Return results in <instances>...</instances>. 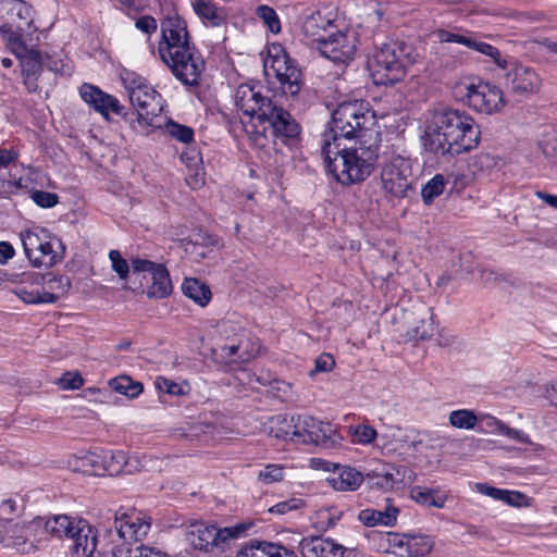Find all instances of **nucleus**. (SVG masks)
Returning a JSON list of instances; mask_svg holds the SVG:
<instances>
[{"label": "nucleus", "mask_w": 557, "mask_h": 557, "mask_svg": "<svg viewBox=\"0 0 557 557\" xmlns=\"http://www.w3.org/2000/svg\"><path fill=\"white\" fill-rule=\"evenodd\" d=\"M234 99L237 109L249 117L247 122L243 121V127L256 147L265 149L269 146L268 132L275 145L281 141L290 146L298 140V122L287 110L264 96L260 86L242 84L237 87Z\"/></svg>", "instance_id": "nucleus-1"}, {"label": "nucleus", "mask_w": 557, "mask_h": 557, "mask_svg": "<svg viewBox=\"0 0 557 557\" xmlns=\"http://www.w3.org/2000/svg\"><path fill=\"white\" fill-rule=\"evenodd\" d=\"M481 131L467 112L441 107L428 111L423 135L425 150L442 157H455L478 147Z\"/></svg>", "instance_id": "nucleus-2"}, {"label": "nucleus", "mask_w": 557, "mask_h": 557, "mask_svg": "<svg viewBox=\"0 0 557 557\" xmlns=\"http://www.w3.org/2000/svg\"><path fill=\"white\" fill-rule=\"evenodd\" d=\"M159 54L173 75L184 85L195 86L205 70V60L190 44L185 21L168 16L161 22Z\"/></svg>", "instance_id": "nucleus-3"}, {"label": "nucleus", "mask_w": 557, "mask_h": 557, "mask_svg": "<svg viewBox=\"0 0 557 557\" xmlns=\"http://www.w3.org/2000/svg\"><path fill=\"white\" fill-rule=\"evenodd\" d=\"M358 141L355 147H341V143L322 144L321 153L327 171L343 185L363 182L373 171L377 159L376 141Z\"/></svg>", "instance_id": "nucleus-4"}, {"label": "nucleus", "mask_w": 557, "mask_h": 557, "mask_svg": "<svg viewBox=\"0 0 557 557\" xmlns=\"http://www.w3.org/2000/svg\"><path fill=\"white\" fill-rule=\"evenodd\" d=\"M330 128L323 134L322 144L341 143L342 138L358 141H368L372 139L376 141L377 133L373 129L375 125V114L370 109L367 101L352 100L343 101L332 113Z\"/></svg>", "instance_id": "nucleus-5"}, {"label": "nucleus", "mask_w": 557, "mask_h": 557, "mask_svg": "<svg viewBox=\"0 0 557 557\" xmlns=\"http://www.w3.org/2000/svg\"><path fill=\"white\" fill-rule=\"evenodd\" d=\"M122 79L137 113L132 127L141 134H148L149 127H161L154 123V119L163 111L162 96L148 84L146 78L135 73H126Z\"/></svg>", "instance_id": "nucleus-6"}, {"label": "nucleus", "mask_w": 557, "mask_h": 557, "mask_svg": "<svg viewBox=\"0 0 557 557\" xmlns=\"http://www.w3.org/2000/svg\"><path fill=\"white\" fill-rule=\"evenodd\" d=\"M20 237L24 253L35 268H52L64 258L62 240L46 228L26 230L21 232Z\"/></svg>", "instance_id": "nucleus-7"}, {"label": "nucleus", "mask_w": 557, "mask_h": 557, "mask_svg": "<svg viewBox=\"0 0 557 557\" xmlns=\"http://www.w3.org/2000/svg\"><path fill=\"white\" fill-rule=\"evenodd\" d=\"M263 72L269 81L275 78L284 95L296 96L302 86L301 71L285 49L273 44L263 60Z\"/></svg>", "instance_id": "nucleus-8"}, {"label": "nucleus", "mask_w": 557, "mask_h": 557, "mask_svg": "<svg viewBox=\"0 0 557 557\" xmlns=\"http://www.w3.org/2000/svg\"><path fill=\"white\" fill-rule=\"evenodd\" d=\"M369 71L375 85L388 86L400 82L406 75L403 44H384L369 60Z\"/></svg>", "instance_id": "nucleus-9"}, {"label": "nucleus", "mask_w": 557, "mask_h": 557, "mask_svg": "<svg viewBox=\"0 0 557 557\" xmlns=\"http://www.w3.org/2000/svg\"><path fill=\"white\" fill-rule=\"evenodd\" d=\"M33 25V9L23 0H0V34L8 47L21 49L20 40Z\"/></svg>", "instance_id": "nucleus-10"}, {"label": "nucleus", "mask_w": 557, "mask_h": 557, "mask_svg": "<svg viewBox=\"0 0 557 557\" xmlns=\"http://www.w3.org/2000/svg\"><path fill=\"white\" fill-rule=\"evenodd\" d=\"M247 527L243 523L219 529L213 524L202 521L191 523L186 532V541L201 552H210L213 548L224 550L230 541L240 537Z\"/></svg>", "instance_id": "nucleus-11"}, {"label": "nucleus", "mask_w": 557, "mask_h": 557, "mask_svg": "<svg viewBox=\"0 0 557 557\" xmlns=\"http://www.w3.org/2000/svg\"><path fill=\"white\" fill-rule=\"evenodd\" d=\"M455 94L478 112L492 114L504 107L503 91L486 82L460 83L455 87Z\"/></svg>", "instance_id": "nucleus-12"}, {"label": "nucleus", "mask_w": 557, "mask_h": 557, "mask_svg": "<svg viewBox=\"0 0 557 557\" xmlns=\"http://www.w3.org/2000/svg\"><path fill=\"white\" fill-rule=\"evenodd\" d=\"M132 274L141 275L148 284L147 297L150 299H163L173 290L170 273L164 264L144 258L132 259Z\"/></svg>", "instance_id": "nucleus-13"}, {"label": "nucleus", "mask_w": 557, "mask_h": 557, "mask_svg": "<svg viewBox=\"0 0 557 557\" xmlns=\"http://www.w3.org/2000/svg\"><path fill=\"white\" fill-rule=\"evenodd\" d=\"M435 37L440 42H454L462 45L471 50H474L483 55L493 60V62L500 69L507 67V61L502 57L500 51L481 40L480 35L468 29H437L434 32Z\"/></svg>", "instance_id": "nucleus-14"}, {"label": "nucleus", "mask_w": 557, "mask_h": 557, "mask_svg": "<svg viewBox=\"0 0 557 557\" xmlns=\"http://www.w3.org/2000/svg\"><path fill=\"white\" fill-rule=\"evenodd\" d=\"M410 161L400 154L393 153L382 164V187L392 196L404 197L410 187Z\"/></svg>", "instance_id": "nucleus-15"}, {"label": "nucleus", "mask_w": 557, "mask_h": 557, "mask_svg": "<svg viewBox=\"0 0 557 557\" xmlns=\"http://www.w3.org/2000/svg\"><path fill=\"white\" fill-rule=\"evenodd\" d=\"M40 525V517L29 522L9 523L0 541L4 546L21 554H30L37 549V544L41 541Z\"/></svg>", "instance_id": "nucleus-16"}, {"label": "nucleus", "mask_w": 557, "mask_h": 557, "mask_svg": "<svg viewBox=\"0 0 557 557\" xmlns=\"http://www.w3.org/2000/svg\"><path fill=\"white\" fill-rule=\"evenodd\" d=\"M357 49V37L352 30H337L319 39L320 53L336 64H348L354 60Z\"/></svg>", "instance_id": "nucleus-17"}, {"label": "nucleus", "mask_w": 557, "mask_h": 557, "mask_svg": "<svg viewBox=\"0 0 557 557\" xmlns=\"http://www.w3.org/2000/svg\"><path fill=\"white\" fill-rule=\"evenodd\" d=\"M293 443L296 444H326L333 433L332 425L306 414H296Z\"/></svg>", "instance_id": "nucleus-18"}, {"label": "nucleus", "mask_w": 557, "mask_h": 557, "mask_svg": "<svg viewBox=\"0 0 557 557\" xmlns=\"http://www.w3.org/2000/svg\"><path fill=\"white\" fill-rule=\"evenodd\" d=\"M151 521L148 516L135 509H119L115 512L114 529L125 541H140L149 532Z\"/></svg>", "instance_id": "nucleus-19"}, {"label": "nucleus", "mask_w": 557, "mask_h": 557, "mask_svg": "<svg viewBox=\"0 0 557 557\" xmlns=\"http://www.w3.org/2000/svg\"><path fill=\"white\" fill-rule=\"evenodd\" d=\"M317 467L332 472L326 479L327 483L336 491L352 492L360 487L363 482V474L349 466H342L322 459H312Z\"/></svg>", "instance_id": "nucleus-20"}, {"label": "nucleus", "mask_w": 557, "mask_h": 557, "mask_svg": "<svg viewBox=\"0 0 557 557\" xmlns=\"http://www.w3.org/2000/svg\"><path fill=\"white\" fill-rule=\"evenodd\" d=\"M20 48L9 47L10 50L20 60L24 84L29 92H35L38 89L37 81L44 69V59L39 51L28 49L24 39L20 40Z\"/></svg>", "instance_id": "nucleus-21"}, {"label": "nucleus", "mask_w": 557, "mask_h": 557, "mask_svg": "<svg viewBox=\"0 0 557 557\" xmlns=\"http://www.w3.org/2000/svg\"><path fill=\"white\" fill-rule=\"evenodd\" d=\"M542 81L534 69L513 64L506 73V86L516 94L528 95L540 90Z\"/></svg>", "instance_id": "nucleus-22"}, {"label": "nucleus", "mask_w": 557, "mask_h": 557, "mask_svg": "<svg viewBox=\"0 0 557 557\" xmlns=\"http://www.w3.org/2000/svg\"><path fill=\"white\" fill-rule=\"evenodd\" d=\"M82 99L94 110L99 112L103 117L108 119L110 113L120 115L123 107L117 98L102 91L99 87L84 83L79 87Z\"/></svg>", "instance_id": "nucleus-23"}, {"label": "nucleus", "mask_w": 557, "mask_h": 557, "mask_svg": "<svg viewBox=\"0 0 557 557\" xmlns=\"http://www.w3.org/2000/svg\"><path fill=\"white\" fill-rule=\"evenodd\" d=\"M70 539L74 557H91L96 552L97 531L86 520H77V527Z\"/></svg>", "instance_id": "nucleus-24"}, {"label": "nucleus", "mask_w": 557, "mask_h": 557, "mask_svg": "<svg viewBox=\"0 0 557 557\" xmlns=\"http://www.w3.org/2000/svg\"><path fill=\"white\" fill-rule=\"evenodd\" d=\"M300 549L304 557H344L348 552L333 540L320 536L304 539L300 542Z\"/></svg>", "instance_id": "nucleus-25"}, {"label": "nucleus", "mask_w": 557, "mask_h": 557, "mask_svg": "<svg viewBox=\"0 0 557 557\" xmlns=\"http://www.w3.org/2000/svg\"><path fill=\"white\" fill-rule=\"evenodd\" d=\"M191 8L206 27H222L227 24V11L214 0H193Z\"/></svg>", "instance_id": "nucleus-26"}, {"label": "nucleus", "mask_w": 557, "mask_h": 557, "mask_svg": "<svg viewBox=\"0 0 557 557\" xmlns=\"http://www.w3.org/2000/svg\"><path fill=\"white\" fill-rule=\"evenodd\" d=\"M475 488L480 494L490 496L495 500H500L509 506H530V498L525 494L518 491L497 488L488 485L487 483H476Z\"/></svg>", "instance_id": "nucleus-27"}, {"label": "nucleus", "mask_w": 557, "mask_h": 557, "mask_svg": "<svg viewBox=\"0 0 557 557\" xmlns=\"http://www.w3.org/2000/svg\"><path fill=\"white\" fill-rule=\"evenodd\" d=\"M399 509L387 505L383 510L367 508L358 513V520L366 527H394L397 522Z\"/></svg>", "instance_id": "nucleus-28"}, {"label": "nucleus", "mask_w": 557, "mask_h": 557, "mask_svg": "<svg viewBox=\"0 0 557 557\" xmlns=\"http://www.w3.org/2000/svg\"><path fill=\"white\" fill-rule=\"evenodd\" d=\"M236 557H298L293 550L274 543L256 542L243 547Z\"/></svg>", "instance_id": "nucleus-29"}, {"label": "nucleus", "mask_w": 557, "mask_h": 557, "mask_svg": "<svg viewBox=\"0 0 557 557\" xmlns=\"http://www.w3.org/2000/svg\"><path fill=\"white\" fill-rule=\"evenodd\" d=\"M40 536L42 534H51L57 537H71L75 528L77 527V520L65 515L54 516L49 519L41 518Z\"/></svg>", "instance_id": "nucleus-30"}, {"label": "nucleus", "mask_w": 557, "mask_h": 557, "mask_svg": "<svg viewBox=\"0 0 557 557\" xmlns=\"http://www.w3.org/2000/svg\"><path fill=\"white\" fill-rule=\"evenodd\" d=\"M435 330L432 308L423 307L418 314V321L407 330V335L411 339L424 341L431 338Z\"/></svg>", "instance_id": "nucleus-31"}, {"label": "nucleus", "mask_w": 557, "mask_h": 557, "mask_svg": "<svg viewBox=\"0 0 557 557\" xmlns=\"http://www.w3.org/2000/svg\"><path fill=\"white\" fill-rule=\"evenodd\" d=\"M183 294L200 307H206L212 297L210 287L195 277H187L182 284Z\"/></svg>", "instance_id": "nucleus-32"}, {"label": "nucleus", "mask_w": 557, "mask_h": 557, "mask_svg": "<svg viewBox=\"0 0 557 557\" xmlns=\"http://www.w3.org/2000/svg\"><path fill=\"white\" fill-rule=\"evenodd\" d=\"M27 277L32 278L36 284L44 282L46 285L44 292H50V294L55 295L57 301L71 288V280L66 275H48L46 277L39 273H30Z\"/></svg>", "instance_id": "nucleus-33"}, {"label": "nucleus", "mask_w": 557, "mask_h": 557, "mask_svg": "<svg viewBox=\"0 0 557 557\" xmlns=\"http://www.w3.org/2000/svg\"><path fill=\"white\" fill-rule=\"evenodd\" d=\"M410 497L419 505L434 508H443L447 499L441 491L421 486L411 487Z\"/></svg>", "instance_id": "nucleus-34"}, {"label": "nucleus", "mask_w": 557, "mask_h": 557, "mask_svg": "<svg viewBox=\"0 0 557 557\" xmlns=\"http://www.w3.org/2000/svg\"><path fill=\"white\" fill-rule=\"evenodd\" d=\"M106 557H170L168 554L144 544L114 546Z\"/></svg>", "instance_id": "nucleus-35"}, {"label": "nucleus", "mask_w": 557, "mask_h": 557, "mask_svg": "<svg viewBox=\"0 0 557 557\" xmlns=\"http://www.w3.org/2000/svg\"><path fill=\"white\" fill-rule=\"evenodd\" d=\"M330 25V20L325 18L320 12H313L305 17L301 24V33L319 46V39H324L321 32Z\"/></svg>", "instance_id": "nucleus-36"}, {"label": "nucleus", "mask_w": 557, "mask_h": 557, "mask_svg": "<svg viewBox=\"0 0 557 557\" xmlns=\"http://www.w3.org/2000/svg\"><path fill=\"white\" fill-rule=\"evenodd\" d=\"M405 546L410 557H421L431 552L433 541L426 535H404L398 544Z\"/></svg>", "instance_id": "nucleus-37"}, {"label": "nucleus", "mask_w": 557, "mask_h": 557, "mask_svg": "<svg viewBox=\"0 0 557 557\" xmlns=\"http://www.w3.org/2000/svg\"><path fill=\"white\" fill-rule=\"evenodd\" d=\"M109 386L116 393L125 395L128 398H136L144 391L143 384L132 380L128 375H120L111 379L109 381Z\"/></svg>", "instance_id": "nucleus-38"}, {"label": "nucleus", "mask_w": 557, "mask_h": 557, "mask_svg": "<svg viewBox=\"0 0 557 557\" xmlns=\"http://www.w3.org/2000/svg\"><path fill=\"white\" fill-rule=\"evenodd\" d=\"M293 424H295V416L287 417L278 414L273 417L270 420V434L276 438L293 442V437H295Z\"/></svg>", "instance_id": "nucleus-39"}, {"label": "nucleus", "mask_w": 557, "mask_h": 557, "mask_svg": "<svg viewBox=\"0 0 557 557\" xmlns=\"http://www.w3.org/2000/svg\"><path fill=\"white\" fill-rule=\"evenodd\" d=\"M103 475H117L126 466L127 458L123 450L102 449Z\"/></svg>", "instance_id": "nucleus-40"}, {"label": "nucleus", "mask_w": 557, "mask_h": 557, "mask_svg": "<svg viewBox=\"0 0 557 557\" xmlns=\"http://www.w3.org/2000/svg\"><path fill=\"white\" fill-rule=\"evenodd\" d=\"M17 297L25 304L28 305H40V304H54L57 302V296L50 294V292L39 290L38 288L27 289L22 286L16 289Z\"/></svg>", "instance_id": "nucleus-41"}, {"label": "nucleus", "mask_w": 557, "mask_h": 557, "mask_svg": "<svg viewBox=\"0 0 557 557\" xmlns=\"http://www.w3.org/2000/svg\"><path fill=\"white\" fill-rule=\"evenodd\" d=\"M486 425L493 429V432H496L500 435L507 436L511 440H515L519 443L530 444L531 442L528 434H525L521 430L511 429L506 425L503 421L496 419L495 417H487Z\"/></svg>", "instance_id": "nucleus-42"}, {"label": "nucleus", "mask_w": 557, "mask_h": 557, "mask_svg": "<svg viewBox=\"0 0 557 557\" xmlns=\"http://www.w3.org/2000/svg\"><path fill=\"white\" fill-rule=\"evenodd\" d=\"M448 421L456 429L472 430L475 428L479 419L470 409H457L449 413Z\"/></svg>", "instance_id": "nucleus-43"}, {"label": "nucleus", "mask_w": 557, "mask_h": 557, "mask_svg": "<svg viewBox=\"0 0 557 557\" xmlns=\"http://www.w3.org/2000/svg\"><path fill=\"white\" fill-rule=\"evenodd\" d=\"M256 15L272 34L281 33V21L273 8L260 4L256 8Z\"/></svg>", "instance_id": "nucleus-44"}, {"label": "nucleus", "mask_w": 557, "mask_h": 557, "mask_svg": "<svg viewBox=\"0 0 557 557\" xmlns=\"http://www.w3.org/2000/svg\"><path fill=\"white\" fill-rule=\"evenodd\" d=\"M446 180L444 175L436 174L422 187L421 196L425 205H430L434 198L442 195Z\"/></svg>", "instance_id": "nucleus-45"}, {"label": "nucleus", "mask_w": 557, "mask_h": 557, "mask_svg": "<svg viewBox=\"0 0 557 557\" xmlns=\"http://www.w3.org/2000/svg\"><path fill=\"white\" fill-rule=\"evenodd\" d=\"M164 129L171 137L183 144H189L194 140V129L191 127L178 124L172 120L166 121Z\"/></svg>", "instance_id": "nucleus-46"}, {"label": "nucleus", "mask_w": 557, "mask_h": 557, "mask_svg": "<svg viewBox=\"0 0 557 557\" xmlns=\"http://www.w3.org/2000/svg\"><path fill=\"white\" fill-rule=\"evenodd\" d=\"M375 485L384 490H393L403 482L400 472L394 467H389L382 473L375 474Z\"/></svg>", "instance_id": "nucleus-47"}, {"label": "nucleus", "mask_w": 557, "mask_h": 557, "mask_svg": "<svg viewBox=\"0 0 557 557\" xmlns=\"http://www.w3.org/2000/svg\"><path fill=\"white\" fill-rule=\"evenodd\" d=\"M258 480L263 484H272L284 479V467L282 465L269 463L258 472Z\"/></svg>", "instance_id": "nucleus-48"}, {"label": "nucleus", "mask_w": 557, "mask_h": 557, "mask_svg": "<svg viewBox=\"0 0 557 557\" xmlns=\"http://www.w3.org/2000/svg\"><path fill=\"white\" fill-rule=\"evenodd\" d=\"M24 510V503L16 497H10L0 502V519L11 520L12 516H17Z\"/></svg>", "instance_id": "nucleus-49"}, {"label": "nucleus", "mask_w": 557, "mask_h": 557, "mask_svg": "<svg viewBox=\"0 0 557 557\" xmlns=\"http://www.w3.org/2000/svg\"><path fill=\"white\" fill-rule=\"evenodd\" d=\"M109 259L112 263V270L119 275L121 280H126L129 275L132 264L122 257L119 250H111L109 252Z\"/></svg>", "instance_id": "nucleus-50"}, {"label": "nucleus", "mask_w": 557, "mask_h": 557, "mask_svg": "<svg viewBox=\"0 0 557 557\" xmlns=\"http://www.w3.org/2000/svg\"><path fill=\"white\" fill-rule=\"evenodd\" d=\"M30 199L42 209L53 208L59 203V196L55 193L46 190H34L30 193Z\"/></svg>", "instance_id": "nucleus-51"}, {"label": "nucleus", "mask_w": 557, "mask_h": 557, "mask_svg": "<svg viewBox=\"0 0 557 557\" xmlns=\"http://www.w3.org/2000/svg\"><path fill=\"white\" fill-rule=\"evenodd\" d=\"M305 506V500L297 497H292L289 499L280 502L274 506L269 508V512L276 515H286L290 511L298 510Z\"/></svg>", "instance_id": "nucleus-52"}, {"label": "nucleus", "mask_w": 557, "mask_h": 557, "mask_svg": "<svg viewBox=\"0 0 557 557\" xmlns=\"http://www.w3.org/2000/svg\"><path fill=\"white\" fill-rule=\"evenodd\" d=\"M154 386L159 392H162V393H165L169 395H174V396L185 395V391L178 383H176L172 380H169L164 376H157L154 380Z\"/></svg>", "instance_id": "nucleus-53"}, {"label": "nucleus", "mask_w": 557, "mask_h": 557, "mask_svg": "<svg viewBox=\"0 0 557 557\" xmlns=\"http://www.w3.org/2000/svg\"><path fill=\"white\" fill-rule=\"evenodd\" d=\"M475 280L484 287H493L499 285L504 281V277L493 270L481 268L476 272Z\"/></svg>", "instance_id": "nucleus-54"}, {"label": "nucleus", "mask_w": 557, "mask_h": 557, "mask_svg": "<svg viewBox=\"0 0 557 557\" xmlns=\"http://www.w3.org/2000/svg\"><path fill=\"white\" fill-rule=\"evenodd\" d=\"M57 384L63 391L78 389L83 386L84 380L78 372H65L57 381Z\"/></svg>", "instance_id": "nucleus-55"}, {"label": "nucleus", "mask_w": 557, "mask_h": 557, "mask_svg": "<svg viewBox=\"0 0 557 557\" xmlns=\"http://www.w3.org/2000/svg\"><path fill=\"white\" fill-rule=\"evenodd\" d=\"M355 442L359 444H370L376 437V431L370 425H358L352 433Z\"/></svg>", "instance_id": "nucleus-56"}, {"label": "nucleus", "mask_w": 557, "mask_h": 557, "mask_svg": "<svg viewBox=\"0 0 557 557\" xmlns=\"http://www.w3.org/2000/svg\"><path fill=\"white\" fill-rule=\"evenodd\" d=\"M335 366V361L330 354L320 355L314 362V369L310 371V374L313 375L317 372H329Z\"/></svg>", "instance_id": "nucleus-57"}, {"label": "nucleus", "mask_w": 557, "mask_h": 557, "mask_svg": "<svg viewBox=\"0 0 557 557\" xmlns=\"http://www.w3.org/2000/svg\"><path fill=\"white\" fill-rule=\"evenodd\" d=\"M540 148L546 158L552 161L557 160V138L555 136H548L540 141Z\"/></svg>", "instance_id": "nucleus-58"}, {"label": "nucleus", "mask_w": 557, "mask_h": 557, "mask_svg": "<svg viewBox=\"0 0 557 557\" xmlns=\"http://www.w3.org/2000/svg\"><path fill=\"white\" fill-rule=\"evenodd\" d=\"M135 26L137 29L149 35L157 30L158 25L154 17L150 15H143L136 20Z\"/></svg>", "instance_id": "nucleus-59"}, {"label": "nucleus", "mask_w": 557, "mask_h": 557, "mask_svg": "<svg viewBox=\"0 0 557 557\" xmlns=\"http://www.w3.org/2000/svg\"><path fill=\"white\" fill-rule=\"evenodd\" d=\"M88 458L91 463V474L103 475L102 449L88 451Z\"/></svg>", "instance_id": "nucleus-60"}, {"label": "nucleus", "mask_w": 557, "mask_h": 557, "mask_svg": "<svg viewBox=\"0 0 557 557\" xmlns=\"http://www.w3.org/2000/svg\"><path fill=\"white\" fill-rule=\"evenodd\" d=\"M73 468L76 471H79L85 474H91V463L88 458V451L82 453L79 456H76L73 462Z\"/></svg>", "instance_id": "nucleus-61"}, {"label": "nucleus", "mask_w": 557, "mask_h": 557, "mask_svg": "<svg viewBox=\"0 0 557 557\" xmlns=\"http://www.w3.org/2000/svg\"><path fill=\"white\" fill-rule=\"evenodd\" d=\"M238 349L239 346L236 344L223 345L214 349V354L216 355V357L227 362L237 354Z\"/></svg>", "instance_id": "nucleus-62"}, {"label": "nucleus", "mask_w": 557, "mask_h": 557, "mask_svg": "<svg viewBox=\"0 0 557 557\" xmlns=\"http://www.w3.org/2000/svg\"><path fill=\"white\" fill-rule=\"evenodd\" d=\"M18 153L14 149L0 147V169H7L10 164L15 163Z\"/></svg>", "instance_id": "nucleus-63"}, {"label": "nucleus", "mask_w": 557, "mask_h": 557, "mask_svg": "<svg viewBox=\"0 0 557 557\" xmlns=\"http://www.w3.org/2000/svg\"><path fill=\"white\" fill-rule=\"evenodd\" d=\"M320 517L326 520V527L333 528L342 517V511L336 508H329L320 512Z\"/></svg>", "instance_id": "nucleus-64"}]
</instances>
